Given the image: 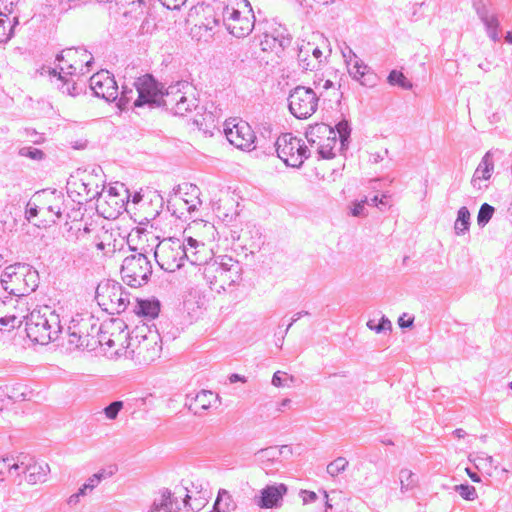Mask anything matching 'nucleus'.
I'll use <instances>...</instances> for the list:
<instances>
[{"label": "nucleus", "instance_id": "nucleus-11", "mask_svg": "<svg viewBox=\"0 0 512 512\" xmlns=\"http://www.w3.org/2000/svg\"><path fill=\"white\" fill-rule=\"evenodd\" d=\"M224 133L227 140L238 149L251 150L254 149L256 136L251 126L237 119H229L224 124Z\"/></svg>", "mask_w": 512, "mask_h": 512}, {"label": "nucleus", "instance_id": "nucleus-26", "mask_svg": "<svg viewBox=\"0 0 512 512\" xmlns=\"http://www.w3.org/2000/svg\"><path fill=\"white\" fill-rule=\"evenodd\" d=\"M182 85V83L178 82L175 85L169 86L165 92L162 90L160 107L165 108V110L170 111L173 114L176 106L178 105V94L184 93L180 89V86Z\"/></svg>", "mask_w": 512, "mask_h": 512}, {"label": "nucleus", "instance_id": "nucleus-25", "mask_svg": "<svg viewBox=\"0 0 512 512\" xmlns=\"http://www.w3.org/2000/svg\"><path fill=\"white\" fill-rule=\"evenodd\" d=\"M199 246L204 248V244H200L196 239L189 237L182 242L183 252H186L185 255H182L183 262L185 260L189 261L193 265H201L205 262V259L200 256V251L197 249Z\"/></svg>", "mask_w": 512, "mask_h": 512}, {"label": "nucleus", "instance_id": "nucleus-19", "mask_svg": "<svg viewBox=\"0 0 512 512\" xmlns=\"http://www.w3.org/2000/svg\"><path fill=\"white\" fill-rule=\"evenodd\" d=\"M216 401H219L218 394L210 390H201L197 392L195 395L188 394L186 396L185 405L194 414L200 415L206 410H208Z\"/></svg>", "mask_w": 512, "mask_h": 512}, {"label": "nucleus", "instance_id": "nucleus-24", "mask_svg": "<svg viewBox=\"0 0 512 512\" xmlns=\"http://www.w3.org/2000/svg\"><path fill=\"white\" fill-rule=\"evenodd\" d=\"M174 504H177L176 498L169 489L164 488L161 490L160 497L154 499L149 512H179V508L173 509Z\"/></svg>", "mask_w": 512, "mask_h": 512}, {"label": "nucleus", "instance_id": "nucleus-4", "mask_svg": "<svg viewBox=\"0 0 512 512\" xmlns=\"http://www.w3.org/2000/svg\"><path fill=\"white\" fill-rule=\"evenodd\" d=\"M95 298L103 310L110 314L125 312L130 305V293L114 280L99 283Z\"/></svg>", "mask_w": 512, "mask_h": 512}, {"label": "nucleus", "instance_id": "nucleus-9", "mask_svg": "<svg viewBox=\"0 0 512 512\" xmlns=\"http://www.w3.org/2000/svg\"><path fill=\"white\" fill-rule=\"evenodd\" d=\"M137 91V98L133 102V108L149 109L159 108L163 85L153 75L145 74L138 77L133 83Z\"/></svg>", "mask_w": 512, "mask_h": 512}, {"label": "nucleus", "instance_id": "nucleus-40", "mask_svg": "<svg viewBox=\"0 0 512 512\" xmlns=\"http://www.w3.org/2000/svg\"><path fill=\"white\" fill-rule=\"evenodd\" d=\"M388 83L392 86H399L403 89H411L412 83L405 77V75L398 70H392L388 77H387Z\"/></svg>", "mask_w": 512, "mask_h": 512}, {"label": "nucleus", "instance_id": "nucleus-7", "mask_svg": "<svg viewBox=\"0 0 512 512\" xmlns=\"http://www.w3.org/2000/svg\"><path fill=\"white\" fill-rule=\"evenodd\" d=\"M151 275L152 264L146 254L138 252L124 258L121 276L130 287L137 288L147 284Z\"/></svg>", "mask_w": 512, "mask_h": 512}, {"label": "nucleus", "instance_id": "nucleus-8", "mask_svg": "<svg viewBox=\"0 0 512 512\" xmlns=\"http://www.w3.org/2000/svg\"><path fill=\"white\" fill-rule=\"evenodd\" d=\"M323 92L318 96L315 91L306 86L298 85L288 95V108L290 113L297 119L311 117L318 108V102Z\"/></svg>", "mask_w": 512, "mask_h": 512}, {"label": "nucleus", "instance_id": "nucleus-29", "mask_svg": "<svg viewBox=\"0 0 512 512\" xmlns=\"http://www.w3.org/2000/svg\"><path fill=\"white\" fill-rule=\"evenodd\" d=\"M51 195L54 197V202L46 207H42V214L45 217L49 216L51 218L49 220L50 222L56 223V219L52 217L57 219L61 218L64 195L61 192H58L56 189L51 192Z\"/></svg>", "mask_w": 512, "mask_h": 512}, {"label": "nucleus", "instance_id": "nucleus-36", "mask_svg": "<svg viewBox=\"0 0 512 512\" xmlns=\"http://www.w3.org/2000/svg\"><path fill=\"white\" fill-rule=\"evenodd\" d=\"M27 387L23 384H15V385H6L2 392L7 396L10 400L13 401H24L27 399Z\"/></svg>", "mask_w": 512, "mask_h": 512}, {"label": "nucleus", "instance_id": "nucleus-13", "mask_svg": "<svg viewBox=\"0 0 512 512\" xmlns=\"http://www.w3.org/2000/svg\"><path fill=\"white\" fill-rule=\"evenodd\" d=\"M347 52L342 51L343 57L348 67L349 75L362 86L372 88L378 83L377 74L352 51L346 47Z\"/></svg>", "mask_w": 512, "mask_h": 512}, {"label": "nucleus", "instance_id": "nucleus-56", "mask_svg": "<svg viewBox=\"0 0 512 512\" xmlns=\"http://www.w3.org/2000/svg\"><path fill=\"white\" fill-rule=\"evenodd\" d=\"M78 53L77 49L69 48L61 51L56 55V61L58 62H68L74 59V56Z\"/></svg>", "mask_w": 512, "mask_h": 512}, {"label": "nucleus", "instance_id": "nucleus-54", "mask_svg": "<svg viewBox=\"0 0 512 512\" xmlns=\"http://www.w3.org/2000/svg\"><path fill=\"white\" fill-rule=\"evenodd\" d=\"M322 89L325 91L332 89L333 90L332 96L335 98V101L337 102V104H340L341 99L343 97V93L339 91V88L334 87V83L331 80H329V79L325 80L322 85Z\"/></svg>", "mask_w": 512, "mask_h": 512}, {"label": "nucleus", "instance_id": "nucleus-46", "mask_svg": "<svg viewBox=\"0 0 512 512\" xmlns=\"http://www.w3.org/2000/svg\"><path fill=\"white\" fill-rule=\"evenodd\" d=\"M483 24H484V26L486 28V32H487L488 37L493 42H498L500 40V36H499L500 22L498 20V17L497 16H493L492 19L483 22Z\"/></svg>", "mask_w": 512, "mask_h": 512}, {"label": "nucleus", "instance_id": "nucleus-51", "mask_svg": "<svg viewBox=\"0 0 512 512\" xmlns=\"http://www.w3.org/2000/svg\"><path fill=\"white\" fill-rule=\"evenodd\" d=\"M123 408V402L122 401H113L108 406H106L103 410L105 416L110 419L114 420L117 418L119 412Z\"/></svg>", "mask_w": 512, "mask_h": 512}, {"label": "nucleus", "instance_id": "nucleus-31", "mask_svg": "<svg viewBox=\"0 0 512 512\" xmlns=\"http://www.w3.org/2000/svg\"><path fill=\"white\" fill-rule=\"evenodd\" d=\"M58 68H54L50 74L57 76L58 89L63 93L70 96H76L79 95L81 92V88H78L77 84L75 82H72L70 79L64 77L62 75V72H65L64 67H60V72H57Z\"/></svg>", "mask_w": 512, "mask_h": 512}, {"label": "nucleus", "instance_id": "nucleus-41", "mask_svg": "<svg viewBox=\"0 0 512 512\" xmlns=\"http://www.w3.org/2000/svg\"><path fill=\"white\" fill-rule=\"evenodd\" d=\"M400 483H401V492L405 493L408 490L414 488L417 484V479L415 474L408 469H401L399 473Z\"/></svg>", "mask_w": 512, "mask_h": 512}, {"label": "nucleus", "instance_id": "nucleus-18", "mask_svg": "<svg viewBox=\"0 0 512 512\" xmlns=\"http://www.w3.org/2000/svg\"><path fill=\"white\" fill-rule=\"evenodd\" d=\"M287 491L288 488L283 483L267 485L261 489L260 495L256 496L254 501L262 509L278 508L282 505L283 497Z\"/></svg>", "mask_w": 512, "mask_h": 512}, {"label": "nucleus", "instance_id": "nucleus-21", "mask_svg": "<svg viewBox=\"0 0 512 512\" xmlns=\"http://www.w3.org/2000/svg\"><path fill=\"white\" fill-rule=\"evenodd\" d=\"M161 304L158 299H139L135 298L133 312L139 317L146 319H155L160 312Z\"/></svg>", "mask_w": 512, "mask_h": 512}, {"label": "nucleus", "instance_id": "nucleus-20", "mask_svg": "<svg viewBox=\"0 0 512 512\" xmlns=\"http://www.w3.org/2000/svg\"><path fill=\"white\" fill-rule=\"evenodd\" d=\"M305 137L310 144H321V139L326 137L327 141H336V134L332 126L325 123L310 125L305 132Z\"/></svg>", "mask_w": 512, "mask_h": 512}, {"label": "nucleus", "instance_id": "nucleus-3", "mask_svg": "<svg viewBox=\"0 0 512 512\" xmlns=\"http://www.w3.org/2000/svg\"><path fill=\"white\" fill-rule=\"evenodd\" d=\"M222 22L219 2L216 6L198 5L190 9L187 23L192 24L190 32L193 38L207 41L215 33V28Z\"/></svg>", "mask_w": 512, "mask_h": 512}, {"label": "nucleus", "instance_id": "nucleus-50", "mask_svg": "<svg viewBox=\"0 0 512 512\" xmlns=\"http://www.w3.org/2000/svg\"><path fill=\"white\" fill-rule=\"evenodd\" d=\"M367 327L370 330L375 331L376 333H381L386 330H391L392 324H391V321L387 317L382 316V318L379 320L378 323H375L374 320H369L367 322Z\"/></svg>", "mask_w": 512, "mask_h": 512}, {"label": "nucleus", "instance_id": "nucleus-45", "mask_svg": "<svg viewBox=\"0 0 512 512\" xmlns=\"http://www.w3.org/2000/svg\"><path fill=\"white\" fill-rule=\"evenodd\" d=\"M298 62H299V66L303 70L312 71V70L316 69V62H313V59L310 57V53L306 52V45H302L299 48Z\"/></svg>", "mask_w": 512, "mask_h": 512}, {"label": "nucleus", "instance_id": "nucleus-55", "mask_svg": "<svg viewBox=\"0 0 512 512\" xmlns=\"http://www.w3.org/2000/svg\"><path fill=\"white\" fill-rule=\"evenodd\" d=\"M306 52L312 54L313 62H316V68L322 62L323 53L319 47H314L312 44H306Z\"/></svg>", "mask_w": 512, "mask_h": 512}, {"label": "nucleus", "instance_id": "nucleus-57", "mask_svg": "<svg viewBox=\"0 0 512 512\" xmlns=\"http://www.w3.org/2000/svg\"><path fill=\"white\" fill-rule=\"evenodd\" d=\"M318 154L322 159H332L335 157V153L333 152V145H318Z\"/></svg>", "mask_w": 512, "mask_h": 512}, {"label": "nucleus", "instance_id": "nucleus-58", "mask_svg": "<svg viewBox=\"0 0 512 512\" xmlns=\"http://www.w3.org/2000/svg\"><path fill=\"white\" fill-rule=\"evenodd\" d=\"M191 497L186 494L184 499L185 506H189L190 509L194 512L200 511L202 507L205 505V498L200 497L199 499H195V503L191 504L190 501Z\"/></svg>", "mask_w": 512, "mask_h": 512}, {"label": "nucleus", "instance_id": "nucleus-33", "mask_svg": "<svg viewBox=\"0 0 512 512\" xmlns=\"http://www.w3.org/2000/svg\"><path fill=\"white\" fill-rule=\"evenodd\" d=\"M21 465L18 462V455L16 457L7 456L0 458V481L3 476L8 473L10 475L20 476Z\"/></svg>", "mask_w": 512, "mask_h": 512}, {"label": "nucleus", "instance_id": "nucleus-34", "mask_svg": "<svg viewBox=\"0 0 512 512\" xmlns=\"http://www.w3.org/2000/svg\"><path fill=\"white\" fill-rule=\"evenodd\" d=\"M470 228V212L466 206H462L457 212V219L454 224L457 235L465 234Z\"/></svg>", "mask_w": 512, "mask_h": 512}, {"label": "nucleus", "instance_id": "nucleus-44", "mask_svg": "<svg viewBox=\"0 0 512 512\" xmlns=\"http://www.w3.org/2000/svg\"><path fill=\"white\" fill-rule=\"evenodd\" d=\"M349 462L344 457H338L327 465V473L332 477L344 472Z\"/></svg>", "mask_w": 512, "mask_h": 512}, {"label": "nucleus", "instance_id": "nucleus-12", "mask_svg": "<svg viewBox=\"0 0 512 512\" xmlns=\"http://www.w3.org/2000/svg\"><path fill=\"white\" fill-rule=\"evenodd\" d=\"M182 241L179 239L170 240L168 244L158 245L154 252V257L160 268L166 272H174L183 267Z\"/></svg>", "mask_w": 512, "mask_h": 512}, {"label": "nucleus", "instance_id": "nucleus-47", "mask_svg": "<svg viewBox=\"0 0 512 512\" xmlns=\"http://www.w3.org/2000/svg\"><path fill=\"white\" fill-rule=\"evenodd\" d=\"M454 490L467 501H473L478 496L475 487L468 483L456 485Z\"/></svg>", "mask_w": 512, "mask_h": 512}, {"label": "nucleus", "instance_id": "nucleus-32", "mask_svg": "<svg viewBox=\"0 0 512 512\" xmlns=\"http://www.w3.org/2000/svg\"><path fill=\"white\" fill-rule=\"evenodd\" d=\"M19 24L17 16L10 19L7 14L0 20V44L7 43L14 35V29Z\"/></svg>", "mask_w": 512, "mask_h": 512}, {"label": "nucleus", "instance_id": "nucleus-28", "mask_svg": "<svg viewBox=\"0 0 512 512\" xmlns=\"http://www.w3.org/2000/svg\"><path fill=\"white\" fill-rule=\"evenodd\" d=\"M236 508L237 504L231 494L225 489H220L218 491L212 510L209 512H232Z\"/></svg>", "mask_w": 512, "mask_h": 512}, {"label": "nucleus", "instance_id": "nucleus-59", "mask_svg": "<svg viewBox=\"0 0 512 512\" xmlns=\"http://www.w3.org/2000/svg\"><path fill=\"white\" fill-rule=\"evenodd\" d=\"M23 133L26 137L30 138L34 144H40L44 141L43 135L38 133L35 129L25 128Z\"/></svg>", "mask_w": 512, "mask_h": 512}, {"label": "nucleus", "instance_id": "nucleus-2", "mask_svg": "<svg viewBox=\"0 0 512 512\" xmlns=\"http://www.w3.org/2000/svg\"><path fill=\"white\" fill-rule=\"evenodd\" d=\"M222 23L227 31L237 37L248 36L253 29L257 30L256 18L248 0H233L229 4L219 2Z\"/></svg>", "mask_w": 512, "mask_h": 512}, {"label": "nucleus", "instance_id": "nucleus-43", "mask_svg": "<svg viewBox=\"0 0 512 512\" xmlns=\"http://www.w3.org/2000/svg\"><path fill=\"white\" fill-rule=\"evenodd\" d=\"M93 332H95V338L97 339V348L99 346H107L108 348H113V340L109 337V334L106 332V328L104 327V322L101 325H97V327H92Z\"/></svg>", "mask_w": 512, "mask_h": 512}, {"label": "nucleus", "instance_id": "nucleus-17", "mask_svg": "<svg viewBox=\"0 0 512 512\" xmlns=\"http://www.w3.org/2000/svg\"><path fill=\"white\" fill-rule=\"evenodd\" d=\"M104 327L109 337L113 340V347H117L116 354L126 352L130 346V334L127 324L119 318H111L104 321Z\"/></svg>", "mask_w": 512, "mask_h": 512}, {"label": "nucleus", "instance_id": "nucleus-14", "mask_svg": "<svg viewBox=\"0 0 512 512\" xmlns=\"http://www.w3.org/2000/svg\"><path fill=\"white\" fill-rule=\"evenodd\" d=\"M89 86L93 94L106 100L113 102L118 98V86L113 75L108 71H100L92 75L89 79Z\"/></svg>", "mask_w": 512, "mask_h": 512}, {"label": "nucleus", "instance_id": "nucleus-1", "mask_svg": "<svg viewBox=\"0 0 512 512\" xmlns=\"http://www.w3.org/2000/svg\"><path fill=\"white\" fill-rule=\"evenodd\" d=\"M60 317L49 306L34 309L27 317L25 331L34 343L47 345L56 341L61 333Z\"/></svg>", "mask_w": 512, "mask_h": 512}, {"label": "nucleus", "instance_id": "nucleus-53", "mask_svg": "<svg viewBox=\"0 0 512 512\" xmlns=\"http://www.w3.org/2000/svg\"><path fill=\"white\" fill-rule=\"evenodd\" d=\"M21 321L15 315L0 317V326L5 329H11L19 326Z\"/></svg>", "mask_w": 512, "mask_h": 512}, {"label": "nucleus", "instance_id": "nucleus-63", "mask_svg": "<svg viewBox=\"0 0 512 512\" xmlns=\"http://www.w3.org/2000/svg\"><path fill=\"white\" fill-rule=\"evenodd\" d=\"M163 6L170 10L180 9L182 5L186 3L187 0H160Z\"/></svg>", "mask_w": 512, "mask_h": 512}, {"label": "nucleus", "instance_id": "nucleus-22", "mask_svg": "<svg viewBox=\"0 0 512 512\" xmlns=\"http://www.w3.org/2000/svg\"><path fill=\"white\" fill-rule=\"evenodd\" d=\"M493 170H494L493 156H492L491 152L488 151L482 157L480 163L478 164V166L473 174V177L471 180L472 186L476 187L479 180L490 179Z\"/></svg>", "mask_w": 512, "mask_h": 512}, {"label": "nucleus", "instance_id": "nucleus-49", "mask_svg": "<svg viewBox=\"0 0 512 512\" xmlns=\"http://www.w3.org/2000/svg\"><path fill=\"white\" fill-rule=\"evenodd\" d=\"M133 94H134L133 88L128 87L127 85H123L122 90H121V95H120V97L118 96V98H117L118 99V102H117L118 108L121 110H125L127 105L132 100Z\"/></svg>", "mask_w": 512, "mask_h": 512}, {"label": "nucleus", "instance_id": "nucleus-52", "mask_svg": "<svg viewBox=\"0 0 512 512\" xmlns=\"http://www.w3.org/2000/svg\"><path fill=\"white\" fill-rule=\"evenodd\" d=\"M242 272H238L234 277L232 273L227 272L226 275H223V279H218L220 281V288L225 289V286H233L241 280Z\"/></svg>", "mask_w": 512, "mask_h": 512}, {"label": "nucleus", "instance_id": "nucleus-23", "mask_svg": "<svg viewBox=\"0 0 512 512\" xmlns=\"http://www.w3.org/2000/svg\"><path fill=\"white\" fill-rule=\"evenodd\" d=\"M217 259V267L215 269V272L217 273L215 276L216 279H223L222 276L226 275L227 272L232 273L234 277L238 272H242L241 263L238 260L233 259L231 256L221 255Z\"/></svg>", "mask_w": 512, "mask_h": 512}, {"label": "nucleus", "instance_id": "nucleus-48", "mask_svg": "<svg viewBox=\"0 0 512 512\" xmlns=\"http://www.w3.org/2000/svg\"><path fill=\"white\" fill-rule=\"evenodd\" d=\"M18 154L22 157H27L35 161H41L45 158V153L41 149L31 146L20 148Z\"/></svg>", "mask_w": 512, "mask_h": 512}, {"label": "nucleus", "instance_id": "nucleus-16", "mask_svg": "<svg viewBox=\"0 0 512 512\" xmlns=\"http://www.w3.org/2000/svg\"><path fill=\"white\" fill-rule=\"evenodd\" d=\"M18 462L21 465L20 475L27 474V481L30 484L44 482L50 471L49 465L44 462H37L28 454L20 453Z\"/></svg>", "mask_w": 512, "mask_h": 512}, {"label": "nucleus", "instance_id": "nucleus-42", "mask_svg": "<svg viewBox=\"0 0 512 512\" xmlns=\"http://www.w3.org/2000/svg\"><path fill=\"white\" fill-rule=\"evenodd\" d=\"M494 212H495V208L493 206H491L488 203H483L480 206V209H479L478 215H477L478 226L480 228L485 227L489 223L491 218L493 217Z\"/></svg>", "mask_w": 512, "mask_h": 512}, {"label": "nucleus", "instance_id": "nucleus-39", "mask_svg": "<svg viewBox=\"0 0 512 512\" xmlns=\"http://www.w3.org/2000/svg\"><path fill=\"white\" fill-rule=\"evenodd\" d=\"M88 322H75V320L72 321V325L69 326V343L74 344L77 348H82L80 346L81 340H82V334L84 328H87Z\"/></svg>", "mask_w": 512, "mask_h": 512}, {"label": "nucleus", "instance_id": "nucleus-10", "mask_svg": "<svg viewBox=\"0 0 512 512\" xmlns=\"http://www.w3.org/2000/svg\"><path fill=\"white\" fill-rule=\"evenodd\" d=\"M257 30L261 33L259 45L263 51L279 55L291 44L292 38L282 25L259 23Z\"/></svg>", "mask_w": 512, "mask_h": 512}, {"label": "nucleus", "instance_id": "nucleus-62", "mask_svg": "<svg viewBox=\"0 0 512 512\" xmlns=\"http://www.w3.org/2000/svg\"><path fill=\"white\" fill-rule=\"evenodd\" d=\"M475 11H476L477 16L482 21V23L487 21V20L492 19L493 16H495L494 14H490L489 13V10H488L486 5L481 6V7H477V10H475Z\"/></svg>", "mask_w": 512, "mask_h": 512}, {"label": "nucleus", "instance_id": "nucleus-38", "mask_svg": "<svg viewBox=\"0 0 512 512\" xmlns=\"http://www.w3.org/2000/svg\"><path fill=\"white\" fill-rule=\"evenodd\" d=\"M335 134L339 136L341 150L347 148L351 134V127L347 120L343 119L333 127Z\"/></svg>", "mask_w": 512, "mask_h": 512}, {"label": "nucleus", "instance_id": "nucleus-61", "mask_svg": "<svg viewBox=\"0 0 512 512\" xmlns=\"http://www.w3.org/2000/svg\"><path fill=\"white\" fill-rule=\"evenodd\" d=\"M116 471L117 468L115 466H110L108 469H100L97 473H94V476H98L101 483L102 480L112 477Z\"/></svg>", "mask_w": 512, "mask_h": 512}, {"label": "nucleus", "instance_id": "nucleus-64", "mask_svg": "<svg viewBox=\"0 0 512 512\" xmlns=\"http://www.w3.org/2000/svg\"><path fill=\"white\" fill-rule=\"evenodd\" d=\"M300 494L304 504L313 503L318 498L317 494L313 491L301 490Z\"/></svg>", "mask_w": 512, "mask_h": 512}, {"label": "nucleus", "instance_id": "nucleus-60", "mask_svg": "<svg viewBox=\"0 0 512 512\" xmlns=\"http://www.w3.org/2000/svg\"><path fill=\"white\" fill-rule=\"evenodd\" d=\"M39 213H42V208L38 207L36 204H32L28 202L25 217L28 221H31L34 217H36Z\"/></svg>", "mask_w": 512, "mask_h": 512}, {"label": "nucleus", "instance_id": "nucleus-15", "mask_svg": "<svg viewBox=\"0 0 512 512\" xmlns=\"http://www.w3.org/2000/svg\"><path fill=\"white\" fill-rule=\"evenodd\" d=\"M17 282L10 288V295L17 297L26 296L34 292L39 284V274L28 264L18 263Z\"/></svg>", "mask_w": 512, "mask_h": 512}, {"label": "nucleus", "instance_id": "nucleus-5", "mask_svg": "<svg viewBox=\"0 0 512 512\" xmlns=\"http://www.w3.org/2000/svg\"><path fill=\"white\" fill-rule=\"evenodd\" d=\"M66 189L73 202L83 205L98 199L104 191V185L95 181L92 173L83 171L69 177Z\"/></svg>", "mask_w": 512, "mask_h": 512}, {"label": "nucleus", "instance_id": "nucleus-30", "mask_svg": "<svg viewBox=\"0 0 512 512\" xmlns=\"http://www.w3.org/2000/svg\"><path fill=\"white\" fill-rule=\"evenodd\" d=\"M178 105L175 108L173 115L186 116L188 113L196 110L199 107V100L193 95H187L186 92L178 94Z\"/></svg>", "mask_w": 512, "mask_h": 512}, {"label": "nucleus", "instance_id": "nucleus-6", "mask_svg": "<svg viewBox=\"0 0 512 512\" xmlns=\"http://www.w3.org/2000/svg\"><path fill=\"white\" fill-rule=\"evenodd\" d=\"M277 156L289 167L300 168L310 157V150L305 142L291 133L280 135L275 143Z\"/></svg>", "mask_w": 512, "mask_h": 512}, {"label": "nucleus", "instance_id": "nucleus-37", "mask_svg": "<svg viewBox=\"0 0 512 512\" xmlns=\"http://www.w3.org/2000/svg\"><path fill=\"white\" fill-rule=\"evenodd\" d=\"M146 8L147 6L144 0H132L128 3V7L123 12V15L137 20L145 14Z\"/></svg>", "mask_w": 512, "mask_h": 512}, {"label": "nucleus", "instance_id": "nucleus-35", "mask_svg": "<svg viewBox=\"0 0 512 512\" xmlns=\"http://www.w3.org/2000/svg\"><path fill=\"white\" fill-rule=\"evenodd\" d=\"M19 268L18 263L15 265H10L5 268L4 272L0 277V284L5 291L10 294V288L14 286L17 282Z\"/></svg>", "mask_w": 512, "mask_h": 512}, {"label": "nucleus", "instance_id": "nucleus-27", "mask_svg": "<svg viewBox=\"0 0 512 512\" xmlns=\"http://www.w3.org/2000/svg\"><path fill=\"white\" fill-rule=\"evenodd\" d=\"M79 322H88V327L84 328L80 346L82 349H87L89 351H93L97 349V339L95 338V332H93L92 327H97V320L94 319L93 316H89L87 318H82Z\"/></svg>", "mask_w": 512, "mask_h": 512}]
</instances>
